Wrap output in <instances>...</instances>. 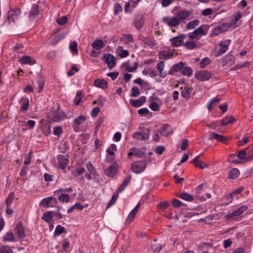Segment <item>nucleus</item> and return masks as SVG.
Listing matches in <instances>:
<instances>
[{"mask_svg": "<svg viewBox=\"0 0 253 253\" xmlns=\"http://www.w3.org/2000/svg\"><path fill=\"white\" fill-rule=\"evenodd\" d=\"M193 13L192 9H182L177 13L176 16L171 17H164L162 18V21L169 27H176L184 20L187 19Z\"/></svg>", "mask_w": 253, "mask_h": 253, "instance_id": "nucleus-1", "label": "nucleus"}, {"mask_svg": "<svg viewBox=\"0 0 253 253\" xmlns=\"http://www.w3.org/2000/svg\"><path fill=\"white\" fill-rule=\"evenodd\" d=\"M147 166L146 161L134 162L131 165L132 171L135 173H140L144 171Z\"/></svg>", "mask_w": 253, "mask_h": 253, "instance_id": "nucleus-2", "label": "nucleus"}, {"mask_svg": "<svg viewBox=\"0 0 253 253\" xmlns=\"http://www.w3.org/2000/svg\"><path fill=\"white\" fill-rule=\"evenodd\" d=\"M212 74L211 72L202 70L195 74V78L200 81H206L211 78Z\"/></svg>", "mask_w": 253, "mask_h": 253, "instance_id": "nucleus-3", "label": "nucleus"}, {"mask_svg": "<svg viewBox=\"0 0 253 253\" xmlns=\"http://www.w3.org/2000/svg\"><path fill=\"white\" fill-rule=\"evenodd\" d=\"M21 13V10L19 8H11L7 13V20L9 22L15 21L17 19Z\"/></svg>", "mask_w": 253, "mask_h": 253, "instance_id": "nucleus-4", "label": "nucleus"}, {"mask_svg": "<svg viewBox=\"0 0 253 253\" xmlns=\"http://www.w3.org/2000/svg\"><path fill=\"white\" fill-rule=\"evenodd\" d=\"M103 60L108 65L110 69L114 68L116 64L115 57L110 53L105 54Z\"/></svg>", "mask_w": 253, "mask_h": 253, "instance_id": "nucleus-5", "label": "nucleus"}, {"mask_svg": "<svg viewBox=\"0 0 253 253\" xmlns=\"http://www.w3.org/2000/svg\"><path fill=\"white\" fill-rule=\"evenodd\" d=\"M58 203L57 200L53 197L44 198L41 202V205L46 208L53 207Z\"/></svg>", "mask_w": 253, "mask_h": 253, "instance_id": "nucleus-6", "label": "nucleus"}, {"mask_svg": "<svg viewBox=\"0 0 253 253\" xmlns=\"http://www.w3.org/2000/svg\"><path fill=\"white\" fill-rule=\"evenodd\" d=\"M144 18L142 14L135 15L133 22V25L137 29H140L144 25Z\"/></svg>", "mask_w": 253, "mask_h": 253, "instance_id": "nucleus-7", "label": "nucleus"}, {"mask_svg": "<svg viewBox=\"0 0 253 253\" xmlns=\"http://www.w3.org/2000/svg\"><path fill=\"white\" fill-rule=\"evenodd\" d=\"M58 167L61 169H64L69 163V156L60 155L58 156Z\"/></svg>", "mask_w": 253, "mask_h": 253, "instance_id": "nucleus-8", "label": "nucleus"}, {"mask_svg": "<svg viewBox=\"0 0 253 253\" xmlns=\"http://www.w3.org/2000/svg\"><path fill=\"white\" fill-rule=\"evenodd\" d=\"M207 34V32L205 31L203 26H200L195 29L193 32L188 34V37L191 40L196 38L200 35L205 36Z\"/></svg>", "mask_w": 253, "mask_h": 253, "instance_id": "nucleus-9", "label": "nucleus"}, {"mask_svg": "<svg viewBox=\"0 0 253 253\" xmlns=\"http://www.w3.org/2000/svg\"><path fill=\"white\" fill-rule=\"evenodd\" d=\"M186 38L185 34H182L178 36H176L169 40L171 44L173 47H178L180 46L183 42V40Z\"/></svg>", "mask_w": 253, "mask_h": 253, "instance_id": "nucleus-10", "label": "nucleus"}, {"mask_svg": "<svg viewBox=\"0 0 253 253\" xmlns=\"http://www.w3.org/2000/svg\"><path fill=\"white\" fill-rule=\"evenodd\" d=\"M118 165L117 163H113L110 167L105 169V173L109 177H113L117 172Z\"/></svg>", "mask_w": 253, "mask_h": 253, "instance_id": "nucleus-11", "label": "nucleus"}, {"mask_svg": "<svg viewBox=\"0 0 253 253\" xmlns=\"http://www.w3.org/2000/svg\"><path fill=\"white\" fill-rule=\"evenodd\" d=\"M158 132L160 133L162 135L164 136H168L173 133L171 127L167 124L163 125V126L158 130Z\"/></svg>", "mask_w": 253, "mask_h": 253, "instance_id": "nucleus-12", "label": "nucleus"}, {"mask_svg": "<svg viewBox=\"0 0 253 253\" xmlns=\"http://www.w3.org/2000/svg\"><path fill=\"white\" fill-rule=\"evenodd\" d=\"M230 42L231 41L230 40H226L220 43L219 46L220 47V48L218 51H217V55L219 56L222 54L225 53L228 50L229 45L230 44Z\"/></svg>", "mask_w": 253, "mask_h": 253, "instance_id": "nucleus-13", "label": "nucleus"}, {"mask_svg": "<svg viewBox=\"0 0 253 253\" xmlns=\"http://www.w3.org/2000/svg\"><path fill=\"white\" fill-rule=\"evenodd\" d=\"M15 231L18 236L19 239H23L25 237V233L24 227L21 222L17 223L15 228Z\"/></svg>", "mask_w": 253, "mask_h": 253, "instance_id": "nucleus-14", "label": "nucleus"}, {"mask_svg": "<svg viewBox=\"0 0 253 253\" xmlns=\"http://www.w3.org/2000/svg\"><path fill=\"white\" fill-rule=\"evenodd\" d=\"M248 208V206L243 205L237 210L233 211L231 213L228 214V217L234 218V216H238L244 213Z\"/></svg>", "mask_w": 253, "mask_h": 253, "instance_id": "nucleus-15", "label": "nucleus"}, {"mask_svg": "<svg viewBox=\"0 0 253 253\" xmlns=\"http://www.w3.org/2000/svg\"><path fill=\"white\" fill-rule=\"evenodd\" d=\"M140 203H139L130 212L129 214H128L126 220V224H129L133 220V218H134L136 214L137 213L138 211V209L140 207Z\"/></svg>", "mask_w": 253, "mask_h": 253, "instance_id": "nucleus-16", "label": "nucleus"}, {"mask_svg": "<svg viewBox=\"0 0 253 253\" xmlns=\"http://www.w3.org/2000/svg\"><path fill=\"white\" fill-rule=\"evenodd\" d=\"M19 61L22 64L33 65L36 63L35 59L32 58L29 56L23 55L19 59Z\"/></svg>", "mask_w": 253, "mask_h": 253, "instance_id": "nucleus-17", "label": "nucleus"}, {"mask_svg": "<svg viewBox=\"0 0 253 253\" xmlns=\"http://www.w3.org/2000/svg\"><path fill=\"white\" fill-rule=\"evenodd\" d=\"M146 101V97L145 96H141L138 99H130V104L134 107H138L141 106Z\"/></svg>", "mask_w": 253, "mask_h": 253, "instance_id": "nucleus-18", "label": "nucleus"}, {"mask_svg": "<svg viewBox=\"0 0 253 253\" xmlns=\"http://www.w3.org/2000/svg\"><path fill=\"white\" fill-rule=\"evenodd\" d=\"M39 14V6L38 4H34L31 10L29 11V18L31 20L35 19Z\"/></svg>", "mask_w": 253, "mask_h": 253, "instance_id": "nucleus-19", "label": "nucleus"}, {"mask_svg": "<svg viewBox=\"0 0 253 253\" xmlns=\"http://www.w3.org/2000/svg\"><path fill=\"white\" fill-rule=\"evenodd\" d=\"M165 67V62L163 61L159 62L157 65V70L159 72L160 77L165 78L167 76V73L163 72Z\"/></svg>", "mask_w": 253, "mask_h": 253, "instance_id": "nucleus-20", "label": "nucleus"}, {"mask_svg": "<svg viewBox=\"0 0 253 253\" xmlns=\"http://www.w3.org/2000/svg\"><path fill=\"white\" fill-rule=\"evenodd\" d=\"M247 153L246 149L242 150L238 153L237 157L240 159L244 160L245 162H248L253 160V155L246 157Z\"/></svg>", "mask_w": 253, "mask_h": 253, "instance_id": "nucleus-21", "label": "nucleus"}, {"mask_svg": "<svg viewBox=\"0 0 253 253\" xmlns=\"http://www.w3.org/2000/svg\"><path fill=\"white\" fill-rule=\"evenodd\" d=\"M143 42L151 48L157 44V42L153 37H148L144 38Z\"/></svg>", "mask_w": 253, "mask_h": 253, "instance_id": "nucleus-22", "label": "nucleus"}, {"mask_svg": "<svg viewBox=\"0 0 253 253\" xmlns=\"http://www.w3.org/2000/svg\"><path fill=\"white\" fill-rule=\"evenodd\" d=\"M210 139H215L219 142L224 143H225L226 140L228 139L227 137L214 132H212L210 134Z\"/></svg>", "mask_w": 253, "mask_h": 253, "instance_id": "nucleus-23", "label": "nucleus"}, {"mask_svg": "<svg viewBox=\"0 0 253 253\" xmlns=\"http://www.w3.org/2000/svg\"><path fill=\"white\" fill-rule=\"evenodd\" d=\"M199 156H198L194 158L192 161V163L196 167H198L201 169H204L208 167L207 165L204 162L199 161Z\"/></svg>", "mask_w": 253, "mask_h": 253, "instance_id": "nucleus-24", "label": "nucleus"}, {"mask_svg": "<svg viewBox=\"0 0 253 253\" xmlns=\"http://www.w3.org/2000/svg\"><path fill=\"white\" fill-rule=\"evenodd\" d=\"M227 26L225 25H222L221 26H218L215 27L212 31V35L214 36H217L221 33L226 31L227 28Z\"/></svg>", "mask_w": 253, "mask_h": 253, "instance_id": "nucleus-25", "label": "nucleus"}, {"mask_svg": "<svg viewBox=\"0 0 253 253\" xmlns=\"http://www.w3.org/2000/svg\"><path fill=\"white\" fill-rule=\"evenodd\" d=\"M105 44V43L102 40L98 39L92 42V46L95 49L100 50L104 47Z\"/></svg>", "mask_w": 253, "mask_h": 253, "instance_id": "nucleus-26", "label": "nucleus"}, {"mask_svg": "<svg viewBox=\"0 0 253 253\" xmlns=\"http://www.w3.org/2000/svg\"><path fill=\"white\" fill-rule=\"evenodd\" d=\"M159 56L160 59H168L172 58L173 56V53L166 50L159 52Z\"/></svg>", "mask_w": 253, "mask_h": 253, "instance_id": "nucleus-27", "label": "nucleus"}, {"mask_svg": "<svg viewBox=\"0 0 253 253\" xmlns=\"http://www.w3.org/2000/svg\"><path fill=\"white\" fill-rule=\"evenodd\" d=\"M131 178V176L130 175L127 176L123 180V183L120 185L118 189V191L119 192H122L126 186L128 185L129 182L130 181Z\"/></svg>", "mask_w": 253, "mask_h": 253, "instance_id": "nucleus-28", "label": "nucleus"}, {"mask_svg": "<svg viewBox=\"0 0 253 253\" xmlns=\"http://www.w3.org/2000/svg\"><path fill=\"white\" fill-rule=\"evenodd\" d=\"M120 40L126 44L133 42L134 41L133 36L131 34H124L122 37L120 38Z\"/></svg>", "mask_w": 253, "mask_h": 253, "instance_id": "nucleus-29", "label": "nucleus"}, {"mask_svg": "<svg viewBox=\"0 0 253 253\" xmlns=\"http://www.w3.org/2000/svg\"><path fill=\"white\" fill-rule=\"evenodd\" d=\"M133 137L137 139L141 140H146L149 139L148 134H144L140 132H136L133 134Z\"/></svg>", "mask_w": 253, "mask_h": 253, "instance_id": "nucleus-30", "label": "nucleus"}, {"mask_svg": "<svg viewBox=\"0 0 253 253\" xmlns=\"http://www.w3.org/2000/svg\"><path fill=\"white\" fill-rule=\"evenodd\" d=\"M94 85L105 89L107 87V83L104 80L96 79L94 81Z\"/></svg>", "mask_w": 253, "mask_h": 253, "instance_id": "nucleus-31", "label": "nucleus"}, {"mask_svg": "<svg viewBox=\"0 0 253 253\" xmlns=\"http://www.w3.org/2000/svg\"><path fill=\"white\" fill-rule=\"evenodd\" d=\"M178 197L181 199L188 202H191L194 200L193 196L185 192L180 193L178 195Z\"/></svg>", "mask_w": 253, "mask_h": 253, "instance_id": "nucleus-32", "label": "nucleus"}, {"mask_svg": "<svg viewBox=\"0 0 253 253\" xmlns=\"http://www.w3.org/2000/svg\"><path fill=\"white\" fill-rule=\"evenodd\" d=\"M182 89L181 91V95L186 99H188L190 97V89L188 86H184L183 88L181 87Z\"/></svg>", "mask_w": 253, "mask_h": 253, "instance_id": "nucleus-33", "label": "nucleus"}, {"mask_svg": "<svg viewBox=\"0 0 253 253\" xmlns=\"http://www.w3.org/2000/svg\"><path fill=\"white\" fill-rule=\"evenodd\" d=\"M181 74L183 76H186L188 77H190L193 75V70L191 67L185 66V65H184V68H182Z\"/></svg>", "mask_w": 253, "mask_h": 253, "instance_id": "nucleus-34", "label": "nucleus"}, {"mask_svg": "<svg viewBox=\"0 0 253 253\" xmlns=\"http://www.w3.org/2000/svg\"><path fill=\"white\" fill-rule=\"evenodd\" d=\"M53 217V211H46L45 212L43 216H42V219L45 221L47 222H49L52 220Z\"/></svg>", "mask_w": 253, "mask_h": 253, "instance_id": "nucleus-35", "label": "nucleus"}, {"mask_svg": "<svg viewBox=\"0 0 253 253\" xmlns=\"http://www.w3.org/2000/svg\"><path fill=\"white\" fill-rule=\"evenodd\" d=\"M239 170L236 168L231 169L229 172V177L233 179H236L239 176Z\"/></svg>", "mask_w": 253, "mask_h": 253, "instance_id": "nucleus-36", "label": "nucleus"}, {"mask_svg": "<svg viewBox=\"0 0 253 253\" xmlns=\"http://www.w3.org/2000/svg\"><path fill=\"white\" fill-rule=\"evenodd\" d=\"M4 241L14 242L15 241L13 234L12 232L6 233L3 237Z\"/></svg>", "mask_w": 253, "mask_h": 253, "instance_id": "nucleus-37", "label": "nucleus"}, {"mask_svg": "<svg viewBox=\"0 0 253 253\" xmlns=\"http://www.w3.org/2000/svg\"><path fill=\"white\" fill-rule=\"evenodd\" d=\"M86 120V117L84 115H80L74 121V123L76 126H79Z\"/></svg>", "mask_w": 253, "mask_h": 253, "instance_id": "nucleus-38", "label": "nucleus"}, {"mask_svg": "<svg viewBox=\"0 0 253 253\" xmlns=\"http://www.w3.org/2000/svg\"><path fill=\"white\" fill-rule=\"evenodd\" d=\"M152 249L154 252H159L162 249V245L157 242V240L155 239L154 242L152 244Z\"/></svg>", "mask_w": 253, "mask_h": 253, "instance_id": "nucleus-39", "label": "nucleus"}, {"mask_svg": "<svg viewBox=\"0 0 253 253\" xmlns=\"http://www.w3.org/2000/svg\"><path fill=\"white\" fill-rule=\"evenodd\" d=\"M200 21L199 20H194L189 22L186 25L187 29H194L196 26L199 25Z\"/></svg>", "mask_w": 253, "mask_h": 253, "instance_id": "nucleus-40", "label": "nucleus"}, {"mask_svg": "<svg viewBox=\"0 0 253 253\" xmlns=\"http://www.w3.org/2000/svg\"><path fill=\"white\" fill-rule=\"evenodd\" d=\"M83 97V95L81 91H78L77 92L76 96L74 99V103L76 105H78Z\"/></svg>", "mask_w": 253, "mask_h": 253, "instance_id": "nucleus-41", "label": "nucleus"}, {"mask_svg": "<svg viewBox=\"0 0 253 253\" xmlns=\"http://www.w3.org/2000/svg\"><path fill=\"white\" fill-rule=\"evenodd\" d=\"M70 197L68 194L62 193L60 194L58 197V200L60 202H69L70 201Z\"/></svg>", "mask_w": 253, "mask_h": 253, "instance_id": "nucleus-42", "label": "nucleus"}, {"mask_svg": "<svg viewBox=\"0 0 253 253\" xmlns=\"http://www.w3.org/2000/svg\"><path fill=\"white\" fill-rule=\"evenodd\" d=\"M41 129L42 133L46 136H48L51 132L49 125L42 126Z\"/></svg>", "mask_w": 253, "mask_h": 253, "instance_id": "nucleus-43", "label": "nucleus"}, {"mask_svg": "<svg viewBox=\"0 0 253 253\" xmlns=\"http://www.w3.org/2000/svg\"><path fill=\"white\" fill-rule=\"evenodd\" d=\"M184 65H185V64L183 62H180L177 64H174L172 66V70L175 72H179L182 70V68H184Z\"/></svg>", "mask_w": 253, "mask_h": 253, "instance_id": "nucleus-44", "label": "nucleus"}, {"mask_svg": "<svg viewBox=\"0 0 253 253\" xmlns=\"http://www.w3.org/2000/svg\"><path fill=\"white\" fill-rule=\"evenodd\" d=\"M211 63V60L208 57L204 58L199 63L200 67L204 68Z\"/></svg>", "mask_w": 253, "mask_h": 253, "instance_id": "nucleus-45", "label": "nucleus"}, {"mask_svg": "<svg viewBox=\"0 0 253 253\" xmlns=\"http://www.w3.org/2000/svg\"><path fill=\"white\" fill-rule=\"evenodd\" d=\"M15 194L13 192H10L7 198L5 204L6 207H10L12 204V202L14 198Z\"/></svg>", "mask_w": 253, "mask_h": 253, "instance_id": "nucleus-46", "label": "nucleus"}, {"mask_svg": "<svg viewBox=\"0 0 253 253\" xmlns=\"http://www.w3.org/2000/svg\"><path fill=\"white\" fill-rule=\"evenodd\" d=\"M184 46L188 49L190 50L196 48L197 47L196 44L194 42L192 41L186 42L184 43Z\"/></svg>", "mask_w": 253, "mask_h": 253, "instance_id": "nucleus-47", "label": "nucleus"}, {"mask_svg": "<svg viewBox=\"0 0 253 253\" xmlns=\"http://www.w3.org/2000/svg\"><path fill=\"white\" fill-rule=\"evenodd\" d=\"M117 146L114 144H112L107 149L106 152L108 154L113 156L115 155L114 151H117Z\"/></svg>", "mask_w": 253, "mask_h": 253, "instance_id": "nucleus-48", "label": "nucleus"}, {"mask_svg": "<svg viewBox=\"0 0 253 253\" xmlns=\"http://www.w3.org/2000/svg\"><path fill=\"white\" fill-rule=\"evenodd\" d=\"M131 91L130 96L133 97H137L140 93L139 88L135 86L131 88Z\"/></svg>", "mask_w": 253, "mask_h": 253, "instance_id": "nucleus-49", "label": "nucleus"}, {"mask_svg": "<svg viewBox=\"0 0 253 253\" xmlns=\"http://www.w3.org/2000/svg\"><path fill=\"white\" fill-rule=\"evenodd\" d=\"M65 228L60 225H58L56 226L55 228L54 234L57 235H60L63 233L65 232Z\"/></svg>", "mask_w": 253, "mask_h": 253, "instance_id": "nucleus-50", "label": "nucleus"}, {"mask_svg": "<svg viewBox=\"0 0 253 253\" xmlns=\"http://www.w3.org/2000/svg\"><path fill=\"white\" fill-rule=\"evenodd\" d=\"M70 49L72 52L77 54L78 53L77 49V43L76 42H72L70 44Z\"/></svg>", "mask_w": 253, "mask_h": 253, "instance_id": "nucleus-51", "label": "nucleus"}, {"mask_svg": "<svg viewBox=\"0 0 253 253\" xmlns=\"http://www.w3.org/2000/svg\"><path fill=\"white\" fill-rule=\"evenodd\" d=\"M25 102L22 104L21 110L22 112H26L28 110L29 107V102L28 99H24Z\"/></svg>", "mask_w": 253, "mask_h": 253, "instance_id": "nucleus-52", "label": "nucleus"}, {"mask_svg": "<svg viewBox=\"0 0 253 253\" xmlns=\"http://www.w3.org/2000/svg\"><path fill=\"white\" fill-rule=\"evenodd\" d=\"M0 253H13V251L8 246H4L0 248Z\"/></svg>", "mask_w": 253, "mask_h": 253, "instance_id": "nucleus-53", "label": "nucleus"}, {"mask_svg": "<svg viewBox=\"0 0 253 253\" xmlns=\"http://www.w3.org/2000/svg\"><path fill=\"white\" fill-rule=\"evenodd\" d=\"M118 197L119 196L118 194H115L113 195L111 200L110 201L108 204L107 208H109L110 207H111L112 205H114L116 203L117 199L118 198Z\"/></svg>", "mask_w": 253, "mask_h": 253, "instance_id": "nucleus-54", "label": "nucleus"}, {"mask_svg": "<svg viewBox=\"0 0 253 253\" xmlns=\"http://www.w3.org/2000/svg\"><path fill=\"white\" fill-rule=\"evenodd\" d=\"M32 151L31 150L29 154L25 157L24 164L29 165L31 162Z\"/></svg>", "mask_w": 253, "mask_h": 253, "instance_id": "nucleus-55", "label": "nucleus"}, {"mask_svg": "<svg viewBox=\"0 0 253 253\" xmlns=\"http://www.w3.org/2000/svg\"><path fill=\"white\" fill-rule=\"evenodd\" d=\"M62 128L61 126H55L53 130V134L59 136L62 133Z\"/></svg>", "mask_w": 253, "mask_h": 253, "instance_id": "nucleus-56", "label": "nucleus"}, {"mask_svg": "<svg viewBox=\"0 0 253 253\" xmlns=\"http://www.w3.org/2000/svg\"><path fill=\"white\" fill-rule=\"evenodd\" d=\"M56 22L59 25H63L67 22V17L64 16L60 18H58L57 19Z\"/></svg>", "mask_w": 253, "mask_h": 253, "instance_id": "nucleus-57", "label": "nucleus"}, {"mask_svg": "<svg viewBox=\"0 0 253 253\" xmlns=\"http://www.w3.org/2000/svg\"><path fill=\"white\" fill-rule=\"evenodd\" d=\"M150 109L155 111H158L159 110V106L158 103L156 102L152 101L150 103L149 106Z\"/></svg>", "mask_w": 253, "mask_h": 253, "instance_id": "nucleus-58", "label": "nucleus"}, {"mask_svg": "<svg viewBox=\"0 0 253 253\" xmlns=\"http://www.w3.org/2000/svg\"><path fill=\"white\" fill-rule=\"evenodd\" d=\"M168 206L169 203L167 201H165L160 203L157 205V208L162 210H164L168 208Z\"/></svg>", "mask_w": 253, "mask_h": 253, "instance_id": "nucleus-59", "label": "nucleus"}, {"mask_svg": "<svg viewBox=\"0 0 253 253\" xmlns=\"http://www.w3.org/2000/svg\"><path fill=\"white\" fill-rule=\"evenodd\" d=\"M131 150L133 151V153L134 154V156L141 157L144 155L143 152L138 149L133 148L131 149Z\"/></svg>", "mask_w": 253, "mask_h": 253, "instance_id": "nucleus-60", "label": "nucleus"}, {"mask_svg": "<svg viewBox=\"0 0 253 253\" xmlns=\"http://www.w3.org/2000/svg\"><path fill=\"white\" fill-rule=\"evenodd\" d=\"M122 11V7L121 5L117 3L115 5L114 14L115 15H118V14Z\"/></svg>", "mask_w": 253, "mask_h": 253, "instance_id": "nucleus-61", "label": "nucleus"}, {"mask_svg": "<svg viewBox=\"0 0 253 253\" xmlns=\"http://www.w3.org/2000/svg\"><path fill=\"white\" fill-rule=\"evenodd\" d=\"M86 167L90 173L93 174L94 172L95 171L94 167L90 162L86 163Z\"/></svg>", "mask_w": 253, "mask_h": 253, "instance_id": "nucleus-62", "label": "nucleus"}, {"mask_svg": "<svg viewBox=\"0 0 253 253\" xmlns=\"http://www.w3.org/2000/svg\"><path fill=\"white\" fill-rule=\"evenodd\" d=\"M100 109L98 107H94L91 112V116L92 117H96L99 113Z\"/></svg>", "mask_w": 253, "mask_h": 253, "instance_id": "nucleus-63", "label": "nucleus"}, {"mask_svg": "<svg viewBox=\"0 0 253 253\" xmlns=\"http://www.w3.org/2000/svg\"><path fill=\"white\" fill-rule=\"evenodd\" d=\"M165 150L164 146H158L155 148V152L159 155H161L163 153Z\"/></svg>", "mask_w": 253, "mask_h": 253, "instance_id": "nucleus-64", "label": "nucleus"}]
</instances>
